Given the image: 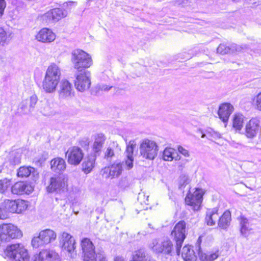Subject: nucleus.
Instances as JSON below:
<instances>
[{
  "label": "nucleus",
  "instance_id": "obj_3",
  "mask_svg": "<svg viewBox=\"0 0 261 261\" xmlns=\"http://www.w3.org/2000/svg\"><path fill=\"white\" fill-rule=\"evenodd\" d=\"M21 231L12 223L0 224V239L3 242H9L12 240L21 238Z\"/></svg>",
  "mask_w": 261,
  "mask_h": 261
},
{
  "label": "nucleus",
  "instance_id": "obj_13",
  "mask_svg": "<svg viewBox=\"0 0 261 261\" xmlns=\"http://www.w3.org/2000/svg\"><path fill=\"white\" fill-rule=\"evenodd\" d=\"M59 242L63 250L70 253H74L76 248L75 240L70 233L62 232L59 237Z\"/></svg>",
  "mask_w": 261,
  "mask_h": 261
},
{
  "label": "nucleus",
  "instance_id": "obj_9",
  "mask_svg": "<svg viewBox=\"0 0 261 261\" xmlns=\"http://www.w3.org/2000/svg\"><path fill=\"white\" fill-rule=\"evenodd\" d=\"M67 179L63 176H53L50 178L46 190L48 193L60 192L67 188Z\"/></svg>",
  "mask_w": 261,
  "mask_h": 261
},
{
  "label": "nucleus",
  "instance_id": "obj_51",
  "mask_svg": "<svg viewBox=\"0 0 261 261\" xmlns=\"http://www.w3.org/2000/svg\"><path fill=\"white\" fill-rule=\"evenodd\" d=\"M20 161L21 158L20 154H17L12 159H11L10 163L13 165H16L20 163Z\"/></svg>",
  "mask_w": 261,
  "mask_h": 261
},
{
  "label": "nucleus",
  "instance_id": "obj_52",
  "mask_svg": "<svg viewBox=\"0 0 261 261\" xmlns=\"http://www.w3.org/2000/svg\"><path fill=\"white\" fill-rule=\"evenodd\" d=\"M112 88V86H109L106 85H99L97 86V89L99 90H101L102 91H109L111 88Z\"/></svg>",
  "mask_w": 261,
  "mask_h": 261
},
{
  "label": "nucleus",
  "instance_id": "obj_17",
  "mask_svg": "<svg viewBox=\"0 0 261 261\" xmlns=\"http://www.w3.org/2000/svg\"><path fill=\"white\" fill-rule=\"evenodd\" d=\"M261 126L259 119L256 117L251 119L246 124L244 134L248 138H253Z\"/></svg>",
  "mask_w": 261,
  "mask_h": 261
},
{
  "label": "nucleus",
  "instance_id": "obj_38",
  "mask_svg": "<svg viewBox=\"0 0 261 261\" xmlns=\"http://www.w3.org/2000/svg\"><path fill=\"white\" fill-rule=\"evenodd\" d=\"M16 213H21L23 211H25L28 207V202L25 200L21 199L16 200Z\"/></svg>",
  "mask_w": 261,
  "mask_h": 261
},
{
  "label": "nucleus",
  "instance_id": "obj_61",
  "mask_svg": "<svg viewBox=\"0 0 261 261\" xmlns=\"http://www.w3.org/2000/svg\"><path fill=\"white\" fill-rule=\"evenodd\" d=\"M205 137H207V134L206 135L205 134H202V136H201V138H204Z\"/></svg>",
  "mask_w": 261,
  "mask_h": 261
},
{
  "label": "nucleus",
  "instance_id": "obj_12",
  "mask_svg": "<svg viewBox=\"0 0 261 261\" xmlns=\"http://www.w3.org/2000/svg\"><path fill=\"white\" fill-rule=\"evenodd\" d=\"M203 192L201 189H196L192 194L189 193L186 197L185 202L192 207L194 211H198L200 207Z\"/></svg>",
  "mask_w": 261,
  "mask_h": 261
},
{
  "label": "nucleus",
  "instance_id": "obj_37",
  "mask_svg": "<svg viewBox=\"0 0 261 261\" xmlns=\"http://www.w3.org/2000/svg\"><path fill=\"white\" fill-rule=\"evenodd\" d=\"M119 150H120V148H119L118 143L115 142H113L112 143H110L105 151V158L107 159H111L114 156L115 152Z\"/></svg>",
  "mask_w": 261,
  "mask_h": 261
},
{
  "label": "nucleus",
  "instance_id": "obj_42",
  "mask_svg": "<svg viewBox=\"0 0 261 261\" xmlns=\"http://www.w3.org/2000/svg\"><path fill=\"white\" fill-rule=\"evenodd\" d=\"M252 105L255 109L261 111V92L253 97Z\"/></svg>",
  "mask_w": 261,
  "mask_h": 261
},
{
  "label": "nucleus",
  "instance_id": "obj_15",
  "mask_svg": "<svg viewBox=\"0 0 261 261\" xmlns=\"http://www.w3.org/2000/svg\"><path fill=\"white\" fill-rule=\"evenodd\" d=\"M59 84L58 94L60 99H67L73 96V86L68 80L63 79Z\"/></svg>",
  "mask_w": 261,
  "mask_h": 261
},
{
  "label": "nucleus",
  "instance_id": "obj_48",
  "mask_svg": "<svg viewBox=\"0 0 261 261\" xmlns=\"http://www.w3.org/2000/svg\"><path fill=\"white\" fill-rule=\"evenodd\" d=\"M217 53L224 55L230 53L229 47L226 46L224 44H220L217 48Z\"/></svg>",
  "mask_w": 261,
  "mask_h": 261
},
{
  "label": "nucleus",
  "instance_id": "obj_28",
  "mask_svg": "<svg viewBox=\"0 0 261 261\" xmlns=\"http://www.w3.org/2000/svg\"><path fill=\"white\" fill-rule=\"evenodd\" d=\"M51 169L53 171L58 172L64 171L66 168V163L64 159L57 158L50 162Z\"/></svg>",
  "mask_w": 261,
  "mask_h": 261
},
{
  "label": "nucleus",
  "instance_id": "obj_44",
  "mask_svg": "<svg viewBox=\"0 0 261 261\" xmlns=\"http://www.w3.org/2000/svg\"><path fill=\"white\" fill-rule=\"evenodd\" d=\"M190 182V179L188 175L186 174H182L179 178V188H181L184 187L186 185Z\"/></svg>",
  "mask_w": 261,
  "mask_h": 261
},
{
  "label": "nucleus",
  "instance_id": "obj_4",
  "mask_svg": "<svg viewBox=\"0 0 261 261\" xmlns=\"http://www.w3.org/2000/svg\"><path fill=\"white\" fill-rule=\"evenodd\" d=\"M139 149L143 158L152 160L157 156L159 147L155 141L145 139L141 142Z\"/></svg>",
  "mask_w": 261,
  "mask_h": 261
},
{
  "label": "nucleus",
  "instance_id": "obj_32",
  "mask_svg": "<svg viewBox=\"0 0 261 261\" xmlns=\"http://www.w3.org/2000/svg\"><path fill=\"white\" fill-rule=\"evenodd\" d=\"M216 208L209 210L206 212L205 221L208 225L213 226L215 224L216 221L219 218V215Z\"/></svg>",
  "mask_w": 261,
  "mask_h": 261
},
{
  "label": "nucleus",
  "instance_id": "obj_14",
  "mask_svg": "<svg viewBox=\"0 0 261 261\" xmlns=\"http://www.w3.org/2000/svg\"><path fill=\"white\" fill-rule=\"evenodd\" d=\"M90 77L91 74L88 71H84L77 74L75 81L76 89L81 92L88 89L91 85Z\"/></svg>",
  "mask_w": 261,
  "mask_h": 261
},
{
  "label": "nucleus",
  "instance_id": "obj_24",
  "mask_svg": "<svg viewBox=\"0 0 261 261\" xmlns=\"http://www.w3.org/2000/svg\"><path fill=\"white\" fill-rule=\"evenodd\" d=\"M39 110L44 116L53 115L56 113L54 103L49 101L42 102L39 107Z\"/></svg>",
  "mask_w": 261,
  "mask_h": 261
},
{
  "label": "nucleus",
  "instance_id": "obj_21",
  "mask_svg": "<svg viewBox=\"0 0 261 261\" xmlns=\"http://www.w3.org/2000/svg\"><path fill=\"white\" fill-rule=\"evenodd\" d=\"M34 255L39 261H60L59 254L53 250H43Z\"/></svg>",
  "mask_w": 261,
  "mask_h": 261
},
{
  "label": "nucleus",
  "instance_id": "obj_47",
  "mask_svg": "<svg viewBox=\"0 0 261 261\" xmlns=\"http://www.w3.org/2000/svg\"><path fill=\"white\" fill-rule=\"evenodd\" d=\"M207 138L212 140L213 138L214 139H220L221 138V135L217 132H215L213 130H208L207 131Z\"/></svg>",
  "mask_w": 261,
  "mask_h": 261
},
{
  "label": "nucleus",
  "instance_id": "obj_59",
  "mask_svg": "<svg viewBox=\"0 0 261 261\" xmlns=\"http://www.w3.org/2000/svg\"><path fill=\"white\" fill-rule=\"evenodd\" d=\"M32 261H39L37 258H36V256L34 255L32 257Z\"/></svg>",
  "mask_w": 261,
  "mask_h": 261
},
{
  "label": "nucleus",
  "instance_id": "obj_53",
  "mask_svg": "<svg viewBox=\"0 0 261 261\" xmlns=\"http://www.w3.org/2000/svg\"><path fill=\"white\" fill-rule=\"evenodd\" d=\"M6 7V3L4 0H0V18L4 14V11Z\"/></svg>",
  "mask_w": 261,
  "mask_h": 261
},
{
  "label": "nucleus",
  "instance_id": "obj_27",
  "mask_svg": "<svg viewBox=\"0 0 261 261\" xmlns=\"http://www.w3.org/2000/svg\"><path fill=\"white\" fill-rule=\"evenodd\" d=\"M96 158L94 155H90L85 158L82 164V170L85 174L90 173L93 170Z\"/></svg>",
  "mask_w": 261,
  "mask_h": 261
},
{
  "label": "nucleus",
  "instance_id": "obj_8",
  "mask_svg": "<svg viewBox=\"0 0 261 261\" xmlns=\"http://www.w3.org/2000/svg\"><path fill=\"white\" fill-rule=\"evenodd\" d=\"M186 224L185 221H180L177 223L171 232V236L176 242V252L179 254V250L186 238Z\"/></svg>",
  "mask_w": 261,
  "mask_h": 261
},
{
  "label": "nucleus",
  "instance_id": "obj_58",
  "mask_svg": "<svg viewBox=\"0 0 261 261\" xmlns=\"http://www.w3.org/2000/svg\"><path fill=\"white\" fill-rule=\"evenodd\" d=\"M230 145H231L232 146L238 148L239 146L241 145V144L239 143H236L233 141L230 142Z\"/></svg>",
  "mask_w": 261,
  "mask_h": 261
},
{
  "label": "nucleus",
  "instance_id": "obj_54",
  "mask_svg": "<svg viewBox=\"0 0 261 261\" xmlns=\"http://www.w3.org/2000/svg\"><path fill=\"white\" fill-rule=\"evenodd\" d=\"M230 48V52L234 53L235 51H240L242 50V47L237 44H232L229 47Z\"/></svg>",
  "mask_w": 261,
  "mask_h": 261
},
{
  "label": "nucleus",
  "instance_id": "obj_39",
  "mask_svg": "<svg viewBox=\"0 0 261 261\" xmlns=\"http://www.w3.org/2000/svg\"><path fill=\"white\" fill-rule=\"evenodd\" d=\"M11 180L7 178L0 180V193H5L11 187Z\"/></svg>",
  "mask_w": 261,
  "mask_h": 261
},
{
  "label": "nucleus",
  "instance_id": "obj_35",
  "mask_svg": "<svg viewBox=\"0 0 261 261\" xmlns=\"http://www.w3.org/2000/svg\"><path fill=\"white\" fill-rule=\"evenodd\" d=\"M219 256V251H216L214 252L204 253L199 252V257L201 261H214Z\"/></svg>",
  "mask_w": 261,
  "mask_h": 261
},
{
  "label": "nucleus",
  "instance_id": "obj_20",
  "mask_svg": "<svg viewBox=\"0 0 261 261\" xmlns=\"http://www.w3.org/2000/svg\"><path fill=\"white\" fill-rule=\"evenodd\" d=\"M234 110L233 106L230 103L225 102L220 105L218 115L220 119L225 123V127L226 126L230 115Z\"/></svg>",
  "mask_w": 261,
  "mask_h": 261
},
{
  "label": "nucleus",
  "instance_id": "obj_31",
  "mask_svg": "<svg viewBox=\"0 0 261 261\" xmlns=\"http://www.w3.org/2000/svg\"><path fill=\"white\" fill-rule=\"evenodd\" d=\"M105 140L106 137L101 133L98 134L95 136V141L93 145V150L95 153H98L101 151Z\"/></svg>",
  "mask_w": 261,
  "mask_h": 261
},
{
  "label": "nucleus",
  "instance_id": "obj_49",
  "mask_svg": "<svg viewBox=\"0 0 261 261\" xmlns=\"http://www.w3.org/2000/svg\"><path fill=\"white\" fill-rule=\"evenodd\" d=\"M125 161V168L127 170L131 169L133 167L134 157L126 156Z\"/></svg>",
  "mask_w": 261,
  "mask_h": 261
},
{
  "label": "nucleus",
  "instance_id": "obj_57",
  "mask_svg": "<svg viewBox=\"0 0 261 261\" xmlns=\"http://www.w3.org/2000/svg\"><path fill=\"white\" fill-rule=\"evenodd\" d=\"M114 261H125V260L122 256H117L114 257Z\"/></svg>",
  "mask_w": 261,
  "mask_h": 261
},
{
  "label": "nucleus",
  "instance_id": "obj_36",
  "mask_svg": "<svg viewBox=\"0 0 261 261\" xmlns=\"http://www.w3.org/2000/svg\"><path fill=\"white\" fill-rule=\"evenodd\" d=\"M11 34L3 28L0 27V45L5 46L8 44L11 39Z\"/></svg>",
  "mask_w": 261,
  "mask_h": 261
},
{
  "label": "nucleus",
  "instance_id": "obj_2",
  "mask_svg": "<svg viewBox=\"0 0 261 261\" xmlns=\"http://www.w3.org/2000/svg\"><path fill=\"white\" fill-rule=\"evenodd\" d=\"M71 61L74 68L79 71L83 69L89 68L93 64L90 55L80 49H75L72 51Z\"/></svg>",
  "mask_w": 261,
  "mask_h": 261
},
{
  "label": "nucleus",
  "instance_id": "obj_5",
  "mask_svg": "<svg viewBox=\"0 0 261 261\" xmlns=\"http://www.w3.org/2000/svg\"><path fill=\"white\" fill-rule=\"evenodd\" d=\"M7 255L13 261H30V256L27 250L20 244L8 246L6 248Z\"/></svg>",
  "mask_w": 261,
  "mask_h": 261
},
{
  "label": "nucleus",
  "instance_id": "obj_50",
  "mask_svg": "<svg viewBox=\"0 0 261 261\" xmlns=\"http://www.w3.org/2000/svg\"><path fill=\"white\" fill-rule=\"evenodd\" d=\"M177 150L178 151L181 153L182 155H183L185 157H189L190 156V153L189 151L183 147L181 146H178L177 147Z\"/></svg>",
  "mask_w": 261,
  "mask_h": 261
},
{
  "label": "nucleus",
  "instance_id": "obj_60",
  "mask_svg": "<svg viewBox=\"0 0 261 261\" xmlns=\"http://www.w3.org/2000/svg\"><path fill=\"white\" fill-rule=\"evenodd\" d=\"M99 261H108L105 257H102Z\"/></svg>",
  "mask_w": 261,
  "mask_h": 261
},
{
  "label": "nucleus",
  "instance_id": "obj_25",
  "mask_svg": "<svg viewBox=\"0 0 261 261\" xmlns=\"http://www.w3.org/2000/svg\"><path fill=\"white\" fill-rule=\"evenodd\" d=\"M181 256L184 261H196L197 256L191 246H185L182 250Z\"/></svg>",
  "mask_w": 261,
  "mask_h": 261
},
{
  "label": "nucleus",
  "instance_id": "obj_45",
  "mask_svg": "<svg viewBox=\"0 0 261 261\" xmlns=\"http://www.w3.org/2000/svg\"><path fill=\"white\" fill-rule=\"evenodd\" d=\"M9 216L8 210H7L3 203H0V219L5 220Z\"/></svg>",
  "mask_w": 261,
  "mask_h": 261
},
{
  "label": "nucleus",
  "instance_id": "obj_30",
  "mask_svg": "<svg viewBox=\"0 0 261 261\" xmlns=\"http://www.w3.org/2000/svg\"><path fill=\"white\" fill-rule=\"evenodd\" d=\"M241 226L240 232L242 236L247 237L252 230L250 227L248 220L244 216H240L239 218Z\"/></svg>",
  "mask_w": 261,
  "mask_h": 261
},
{
  "label": "nucleus",
  "instance_id": "obj_40",
  "mask_svg": "<svg viewBox=\"0 0 261 261\" xmlns=\"http://www.w3.org/2000/svg\"><path fill=\"white\" fill-rule=\"evenodd\" d=\"M18 110L19 113L23 114H28L33 111L32 109H30L28 101L25 100H23L20 103Z\"/></svg>",
  "mask_w": 261,
  "mask_h": 261
},
{
  "label": "nucleus",
  "instance_id": "obj_26",
  "mask_svg": "<svg viewBox=\"0 0 261 261\" xmlns=\"http://www.w3.org/2000/svg\"><path fill=\"white\" fill-rule=\"evenodd\" d=\"M17 175L18 177L21 178L27 177L31 175L35 177L36 176L38 175V173L33 167L22 166L18 169Z\"/></svg>",
  "mask_w": 261,
  "mask_h": 261
},
{
  "label": "nucleus",
  "instance_id": "obj_16",
  "mask_svg": "<svg viewBox=\"0 0 261 261\" xmlns=\"http://www.w3.org/2000/svg\"><path fill=\"white\" fill-rule=\"evenodd\" d=\"M123 162L116 161L103 169V173L106 174V178L113 179L119 177L123 170Z\"/></svg>",
  "mask_w": 261,
  "mask_h": 261
},
{
  "label": "nucleus",
  "instance_id": "obj_34",
  "mask_svg": "<svg viewBox=\"0 0 261 261\" xmlns=\"http://www.w3.org/2000/svg\"><path fill=\"white\" fill-rule=\"evenodd\" d=\"M244 122V116L240 113L236 114L233 116L232 126L236 131L241 130Z\"/></svg>",
  "mask_w": 261,
  "mask_h": 261
},
{
  "label": "nucleus",
  "instance_id": "obj_56",
  "mask_svg": "<svg viewBox=\"0 0 261 261\" xmlns=\"http://www.w3.org/2000/svg\"><path fill=\"white\" fill-rule=\"evenodd\" d=\"M181 58L184 59H188L191 58V56L188 54L186 52L180 54Z\"/></svg>",
  "mask_w": 261,
  "mask_h": 261
},
{
  "label": "nucleus",
  "instance_id": "obj_29",
  "mask_svg": "<svg viewBox=\"0 0 261 261\" xmlns=\"http://www.w3.org/2000/svg\"><path fill=\"white\" fill-rule=\"evenodd\" d=\"M129 261H152L146 252L143 249L135 251Z\"/></svg>",
  "mask_w": 261,
  "mask_h": 261
},
{
  "label": "nucleus",
  "instance_id": "obj_19",
  "mask_svg": "<svg viewBox=\"0 0 261 261\" xmlns=\"http://www.w3.org/2000/svg\"><path fill=\"white\" fill-rule=\"evenodd\" d=\"M35 38L38 41L42 43H51L56 39V35L51 30L44 28L37 33Z\"/></svg>",
  "mask_w": 261,
  "mask_h": 261
},
{
  "label": "nucleus",
  "instance_id": "obj_22",
  "mask_svg": "<svg viewBox=\"0 0 261 261\" xmlns=\"http://www.w3.org/2000/svg\"><path fill=\"white\" fill-rule=\"evenodd\" d=\"M33 190L31 185L23 181L17 182L11 187V192L14 194H30Z\"/></svg>",
  "mask_w": 261,
  "mask_h": 261
},
{
  "label": "nucleus",
  "instance_id": "obj_11",
  "mask_svg": "<svg viewBox=\"0 0 261 261\" xmlns=\"http://www.w3.org/2000/svg\"><path fill=\"white\" fill-rule=\"evenodd\" d=\"M67 162L74 166L79 165L84 156V152L82 148L78 146L69 147L66 152Z\"/></svg>",
  "mask_w": 261,
  "mask_h": 261
},
{
  "label": "nucleus",
  "instance_id": "obj_33",
  "mask_svg": "<svg viewBox=\"0 0 261 261\" xmlns=\"http://www.w3.org/2000/svg\"><path fill=\"white\" fill-rule=\"evenodd\" d=\"M231 220V214L229 211H225L219 218L218 225L222 229H226L229 225Z\"/></svg>",
  "mask_w": 261,
  "mask_h": 261
},
{
  "label": "nucleus",
  "instance_id": "obj_23",
  "mask_svg": "<svg viewBox=\"0 0 261 261\" xmlns=\"http://www.w3.org/2000/svg\"><path fill=\"white\" fill-rule=\"evenodd\" d=\"M163 159L166 161H172L173 160L179 161L181 156L178 154L176 150L171 147H166L163 153Z\"/></svg>",
  "mask_w": 261,
  "mask_h": 261
},
{
  "label": "nucleus",
  "instance_id": "obj_6",
  "mask_svg": "<svg viewBox=\"0 0 261 261\" xmlns=\"http://www.w3.org/2000/svg\"><path fill=\"white\" fill-rule=\"evenodd\" d=\"M57 238L56 233L52 229H46L41 231L37 236L32 240V245L37 248L44 245L48 244L54 241Z\"/></svg>",
  "mask_w": 261,
  "mask_h": 261
},
{
  "label": "nucleus",
  "instance_id": "obj_10",
  "mask_svg": "<svg viewBox=\"0 0 261 261\" xmlns=\"http://www.w3.org/2000/svg\"><path fill=\"white\" fill-rule=\"evenodd\" d=\"M81 245L82 249L83 261H96L95 247L89 239L82 240Z\"/></svg>",
  "mask_w": 261,
  "mask_h": 261
},
{
  "label": "nucleus",
  "instance_id": "obj_41",
  "mask_svg": "<svg viewBox=\"0 0 261 261\" xmlns=\"http://www.w3.org/2000/svg\"><path fill=\"white\" fill-rule=\"evenodd\" d=\"M4 204H5V207L8 210V212H10L12 213H16V200H9L7 199L4 201V202H3Z\"/></svg>",
  "mask_w": 261,
  "mask_h": 261
},
{
  "label": "nucleus",
  "instance_id": "obj_7",
  "mask_svg": "<svg viewBox=\"0 0 261 261\" xmlns=\"http://www.w3.org/2000/svg\"><path fill=\"white\" fill-rule=\"evenodd\" d=\"M149 247L155 253H161L164 256L171 255L173 244L169 239L160 241L153 240L149 244Z\"/></svg>",
  "mask_w": 261,
  "mask_h": 261
},
{
  "label": "nucleus",
  "instance_id": "obj_18",
  "mask_svg": "<svg viewBox=\"0 0 261 261\" xmlns=\"http://www.w3.org/2000/svg\"><path fill=\"white\" fill-rule=\"evenodd\" d=\"M67 15V12L66 11L60 8H56L45 13L43 17L46 22H49L50 21H58Z\"/></svg>",
  "mask_w": 261,
  "mask_h": 261
},
{
  "label": "nucleus",
  "instance_id": "obj_1",
  "mask_svg": "<svg viewBox=\"0 0 261 261\" xmlns=\"http://www.w3.org/2000/svg\"><path fill=\"white\" fill-rule=\"evenodd\" d=\"M61 77V69L59 65L50 63L47 67L42 81V89L47 94H51L57 90Z\"/></svg>",
  "mask_w": 261,
  "mask_h": 261
},
{
  "label": "nucleus",
  "instance_id": "obj_55",
  "mask_svg": "<svg viewBox=\"0 0 261 261\" xmlns=\"http://www.w3.org/2000/svg\"><path fill=\"white\" fill-rule=\"evenodd\" d=\"M148 197H149L148 196H147L146 197L144 193V192L140 193L139 194L138 198L140 199H143V202L146 204H147V202H148Z\"/></svg>",
  "mask_w": 261,
  "mask_h": 261
},
{
  "label": "nucleus",
  "instance_id": "obj_43",
  "mask_svg": "<svg viewBox=\"0 0 261 261\" xmlns=\"http://www.w3.org/2000/svg\"><path fill=\"white\" fill-rule=\"evenodd\" d=\"M136 146L135 140L130 141L127 144L126 153V156H133L134 149Z\"/></svg>",
  "mask_w": 261,
  "mask_h": 261
},
{
  "label": "nucleus",
  "instance_id": "obj_46",
  "mask_svg": "<svg viewBox=\"0 0 261 261\" xmlns=\"http://www.w3.org/2000/svg\"><path fill=\"white\" fill-rule=\"evenodd\" d=\"M25 100L28 101L30 109L33 110L38 101V97L36 94H33L29 99H25Z\"/></svg>",
  "mask_w": 261,
  "mask_h": 261
}]
</instances>
